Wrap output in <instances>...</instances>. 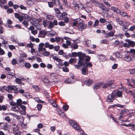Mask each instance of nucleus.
<instances>
[{
  "label": "nucleus",
  "instance_id": "nucleus-1",
  "mask_svg": "<svg viewBox=\"0 0 135 135\" xmlns=\"http://www.w3.org/2000/svg\"><path fill=\"white\" fill-rule=\"evenodd\" d=\"M78 57L79 58L78 62V65H75V67L77 69H79L80 67L82 65L83 63L85 62L84 61L86 57V56L85 54L80 52L79 54Z\"/></svg>",
  "mask_w": 135,
  "mask_h": 135
},
{
  "label": "nucleus",
  "instance_id": "nucleus-2",
  "mask_svg": "<svg viewBox=\"0 0 135 135\" xmlns=\"http://www.w3.org/2000/svg\"><path fill=\"white\" fill-rule=\"evenodd\" d=\"M90 1L95 6L100 8L102 9L106 12L108 11V9L106 7L104 6L103 4L96 0H90Z\"/></svg>",
  "mask_w": 135,
  "mask_h": 135
},
{
  "label": "nucleus",
  "instance_id": "nucleus-3",
  "mask_svg": "<svg viewBox=\"0 0 135 135\" xmlns=\"http://www.w3.org/2000/svg\"><path fill=\"white\" fill-rule=\"evenodd\" d=\"M114 81L111 80L108 81L106 83L104 84L103 86V88L104 89H105L108 87L113 88L115 87V85L114 84Z\"/></svg>",
  "mask_w": 135,
  "mask_h": 135
},
{
  "label": "nucleus",
  "instance_id": "nucleus-4",
  "mask_svg": "<svg viewBox=\"0 0 135 135\" xmlns=\"http://www.w3.org/2000/svg\"><path fill=\"white\" fill-rule=\"evenodd\" d=\"M123 59L127 62H129L132 61V57L131 56V55L129 53H127L125 55V56L123 57Z\"/></svg>",
  "mask_w": 135,
  "mask_h": 135
},
{
  "label": "nucleus",
  "instance_id": "nucleus-5",
  "mask_svg": "<svg viewBox=\"0 0 135 135\" xmlns=\"http://www.w3.org/2000/svg\"><path fill=\"white\" fill-rule=\"evenodd\" d=\"M69 123L75 129L78 130L80 128L78 124V123L75 121L71 120L69 121Z\"/></svg>",
  "mask_w": 135,
  "mask_h": 135
},
{
  "label": "nucleus",
  "instance_id": "nucleus-6",
  "mask_svg": "<svg viewBox=\"0 0 135 135\" xmlns=\"http://www.w3.org/2000/svg\"><path fill=\"white\" fill-rule=\"evenodd\" d=\"M31 23L34 26L37 30H40L41 29V24H40L36 21H32L31 22Z\"/></svg>",
  "mask_w": 135,
  "mask_h": 135
},
{
  "label": "nucleus",
  "instance_id": "nucleus-7",
  "mask_svg": "<svg viewBox=\"0 0 135 135\" xmlns=\"http://www.w3.org/2000/svg\"><path fill=\"white\" fill-rule=\"evenodd\" d=\"M68 14L65 12H63L61 13L59 15H58L57 17L60 20H63L66 16Z\"/></svg>",
  "mask_w": 135,
  "mask_h": 135
},
{
  "label": "nucleus",
  "instance_id": "nucleus-8",
  "mask_svg": "<svg viewBox=\"0 0 135 135\" xmlns=\"http://www.w3.org/2000/svg\"><path fill=\"white\" fill-rule=\"evenodd\" d=\"M78 27L79 30L82 31L86 29L87 27V25L84 23V22L82 23L81 25H78Z\"/></svg>",
  "mask_w": 135,
  "mask_h": 135
},
{
  "label": "nucleus",
  "instance_id": "nucleus-9",
  "mask_svg": "<svg viewBox=\"0 0 135 135\" xmlns=\"http://www.w3.org/2000/svg\"><path fill=\"white\" fill-rule=\"evenodd\" d=\"M116 21L120 26H125L126 22L120 20L119 17L116 18Z\"/></svg>",
  "mask_w": 135,
  "mask_h": 135
},
{
  "label": "nucleus",
  "instance_id": "nucleus-10",
  "mask_svg": "<svg viewBox=\"0 0 135 135\" xmlns=\"http://www.w3.org/2000/svg\"><path fill=\"white\" fill-rule=\"evenodd\" d=\"M114 91L112 92V94H110L107 96V100L108 102H112L115 99V96L113 95Z\"/></svg>",
  "mask_w": 135,
  "mask_h": 135
},
{
  "label": "nucleus",
  "instance_id": "nucleus-11",
  "mask_svg": "<svg viewBox=\"0 0 135 135\" xmlns=\"http://www.w3.org/2000/svg\"><path fill=\"white\" fill-rule=\"evenodd\" d=\"M103 82H100L94 84L93 86V89H99L103 85Z\"/></svg>",
  "mask_w": 135,
  "mask_h": 135
},
{
  "label": "nucleus",
  "instance_id": "nucleus-12",
  "mask_svg": "<svg viewBox=\"0 0 135 135\" xmlns=\"http://www.w3.org/2000/svg\"><path fill=\"white\" fill-rule=\"evenodd\" d=\"M127 83L128 85L132 87H135V80L133 78H132L131 79V81L132 82L133 84L134 85H132L131 84L130 81H129L128 79H127Z\"/></svg>",
  "mask_w": 135,
  "mask_h": 135
},
{
  "label": "nucleus",
  "instance_id": "nucleus-13",
  "mask_svg": "<svg viewBox=\"0 0 135 135\" xmlns=\"http://www.w3.org/2000/svg\"><path fill=\"white\" fill-rule=\"evenodd\" d=\"M126 42L129 43L130 47H133L135 45V42L132 41H131L129 40H125Z\"/></svg>",
  "mask_w": 135,
  "mask_h": 135
},
{
  "label": "nucleus",
  "instance_id": "nucleus-14",
  "mask_svg": "<svg viewBox=\"0 0 135 135\" xmlns=\"http://www.w3.org/2000/svg\"><path fill=\"white\" fill-rule=\"evenodd\" d=\"M13 133L15 135H20V133L18 127L13 129Z\"/></svg>",
  "mask_w": 135,
  "mask_h": 135
},
{
  "label": "nucleus",
  "instance_id": "nucleus-15",
  "mask_svg": "<svg viewBox=\"0 0 135 135\" xmlns=\"http://www.w3.org/2000/svg\"><path fill=\"white\" fill-rule=\"evenodd\" d=\"M123 91V89H120L116 93V96L119 97H121L122 96V93Z\"/></svg>",
  "mask_w": 135,
  "mask_h": 135
},
{
  "label": "nucleus",
  "instance_id": "nucleus-16",
  "mask_svg": "<svg viewBox=\"0 0 135 135\" xmlns=\"http://www.w3.org/2000/svg\"><path fill=\"white\" fill-rule=\"evenodd\" d=\"M84 82L85 84L88 86H89L91 85L93 83V81L91 80L90 79L85 80Z\"/></svg>",
  "mask_w": 135,
  "mask_h": 135
},
{
  "label": "nucleus",
  "instance_id": "nucleus-17",
  "mask_svg": "<svg viewBox=\"0 0 135 135\" xmlns=\"http://www.w3.org/2000/svg\"><path fill=\"white\" fill-rule=\"evenodd\" d=\"M73 5V6L72 7L73 9L76 12H78L79 10V7L78 4L74 3Z\"/></svg>",
  "mask_w": 135,
  "mask_h": 135
},
{
  "label": "nucleus",
  "instance_id": "nucleus-18",
  "mask_svg": "<svg viewBox=\"0 0 135 135\" xmlns=\"http://www.w3.org/2000/svg\"><path fill=\"white\" fill-rule=\"evenodd\" d=\"M81 71L82 74L83 75H86L88 74V70L86 68H83Z\"/></svg>",
  "mask_w": 135,
  "mask_h": 135
},
{
  "label": "nucleus",
  "instance_id": "nucleus-19",
  "mask_svg": "<svg viewBox=\"0 0 135 135\" xmlns=\"http://www.w3.org/2000/svg\"><path fill=\"white\" fill-rule=\"evenodd\" d=\"M7 74V77L9 79L12 78L13 75H15L14 73L11 71H8Z\"/></svg>",
  "mask_w": 135,
  "mask_h": 135
},
{
  "label": "nucleus",
  "instance_id": "nucleus-20",
  "mask_svg": "<svg viewBox=\"0 0 135 135\" xmlns=\"http://www.w3.org/2000/svg\"><path fill=\"white\" fill-rule=\"evenodd\" d=\"M16 89V86H12L8 85V92L11 93L12 92V90H15Z\"/></svg>",
  "mask_w": 135,
  "mask_h": 135
},
{
  "label": "nucleus",
  "instance_id": "nucleus-21",
  "mask_svg": "<svg viewBox=\"0 0 135 135\" xmlns=\"http://www.w3.org/2000/svg\"><path fill=\"white\" fill-rule=\"evenodd\" d=\"M118 14H119L121 16L125 17L127 15V13L123 11H121L120 9L118 12Z\"/></svg>",
  "mask_w": 135,
  "mask_h": 135
},
{
  "label": "nucleus",
  "instance_id": "nucleus-22",
  "mask_svg": "<svg viewBox=\"0 0 135 135\" xmlns=\"http://www.w3.org/2000/svg\"><path fill=\"white\" fill-rule=\"evenodd\" d=\"M50 56H51L53 57V59L54 60L58 62H61V60L60 59L56 56H54L53 55H51Z\"/></svg>",
  "mask_w": 135,
  "mask_h": 135
},
{
  "label": "nucleus",
  "instance_id": "nucleus-23",
  "mask_svg": "<svg viewBox=\"0 0 135 135\" xmlns=\"http://www.w3.org/2000/svg\"><path fill=\"white\" fill-rule=\"evenodd\" d=\"M114 32L113 31H110L109 32L106 33L105 35L107 37H112L114 35Z\"/></svg>",
  "mask_w": 135,
  "mask_h": 135
},
{
  "label": "nucleus",
  "instance_id": "nucleus-24",
  "mask_svg": "<svg viewBox=\"0 0 135 135\" xmlns=\"http://www.w3.org/2000/svg\"><path fill=\"white\" fill-rule=\"evenodd\" d=\"M15 82L18 84H21L22 85H24V83L21 81L20 79L19 78H17L15 80Z\"/></svg>",
  "mask_w": 135,
  "mask_h": 135
},
{
  "label": "nucleus",
  "instance_id": "nucleus-25",
  "mask_svg": "<svg viewBox=\"0 0 135 135\" xmlns=\"http://www.w3.org/2000/svg\"><path fill=\"white\" fill-rule=\"evenodd\" d=\"M84 66L87 68L88 66H89V67H91L92 66V64L90 62L86 63L85 62L83 63V64L82 65Z\"/></svg>",
  "mask_w": 135,
  "mask_h": 135
},
{
  "label": "nucleus",
  "instance_id": "nucleus-26",
  "mask_svg": "<svg viewBox=\"0 0 135 135\" xmlns=\"http://www.w3.org/2000/svg\"><path fill=\"white\" fill-rule=\"evenodd\" d=\"M111 9L114 12H116L117 13H118V12H119V11L120 10L117 8L115 7L114 6L111 7Z\"/></svg>",
  "mask_w": 135,
  "mask_h": 135
},
{
  "label": "nucleus",
  "instance_id": "nucleus-27",
  "mask_svg": "<svg viewBox=\"0 0 135 135\" xmlns=\"http://www.w3.org/2000/svg\"><path fill=\"white\" fill-rule=\"evenodd\" d=\"M57 75L55 73H52L50 75V78L51 79L53 80V81L54 82L55 81L54 79V78H55V77Z\"/></svg>",
  "mask_w": 135,
  "mask_h": 135
},
{
  "label": "nucleus",
  "instance_id": "nucleus-28",
  "mask_svg": "<svg viewBox=\"0 0 135 135\" xmlns=\"http://www.w3.org/2000/svg\"><path fill=\"white\" fill-rule=\"evenodd\" d=\"M130 98L128 97H126L124 99V101L126 104H128L130 101Z\"/></svg>",
  "mask_w": 135,
  "mask_h": 135
},
{
  "label": "nucleus",
  "instance_id": "nucleus-29",
  "mask_svg": "<svg viewBox=\"0 0 135 135\" xmlns=\"http://www.w3.org/2000/svg\"><path fill=\"white\" fill-rule=\"evenodd\" d=\"M76 23L78 25H81L82 23H83L84 22L80 18H78L76 20Z\"/></svg>",
  "mask_w": 135,
  "mask_h": 135
},
{
  "label": "nucleus",
  "instance_id": "nucleus-30",
  "mask_svg": "<svg viewBox=\"0 0 135 135\" xmlns=\"http://www.w3.org/2000/svg\"><path fill=\"white\" fill-rule=\"evenodd\" d=\"M2 124L1 126V127L2 128L4 129H7L8 128L7 127V124L6 123H1Z\"/></svg>",
  "mask_w": 135,
  "mask_h": 135
},
{
  "label": "nucleus",
  "instance_id": "nucleus-31",
  "mask_svg": "<svg viewBox=\"0 0 135 135\" xmlns=\"http://www.w3.org/2000/svg\"><path fill=\"white\" fill-rule=\"evenodd\" d=\"M99 58L100 60L102 61H105L106 59V57L104 56L103 55H99Z\"/></svg>",
  "mask_w": 135,
  "mask_h": 135
},
{
  "label": "nucleus",
  "instance_id": "nucleus-32",
  "mask_svg": "<svg viewBox=\"0 0 135 135\" xmlns=\"http://www.w3.org/2000/svg\"><path fill=\"white\" fill-rule=\"evenodd\" d=\"M129 71L131 75L135 76V68L130 69Z\"/></svg>",
  "mask_w": 135,
  "mask_h": 135
},
{
  "label": "nucleus",
  "instance_id": "nucleus-33",
  "mask_svg": "<svg viewBox=\"0 0 135 135\" xmlns=\"http://www.w3.org/2000/svg\"><path fill=\"white\" fill-rule=\"evenodd\" d=\"M54 25L53 23V22L52 21H50V22L49 25L48 27V28L49 29H51L52 28L54 27Z\"/></svg>",
  "mask_w": 135,
  "mask_h": 135
},
{
  "label": "nucleus",
  "instance_id": "nucleus-34",
  "mask_svg": "<svg viewBox=\"0 0 135 135\" xmlns=\"http://www.w3.org/2000/svg\"><path fill=\"white\" fill-rule=\"evenodd\" d=\"M27 4L29 6H32L34 3L33 2L30 0H27Z\"/></svg>",
  "mask_w": 135,
  "mask_h": 135
},
{
  "label": "nucleus",
  "instance_id": "nucleus-35",
  "mask_svg": "<svg viewBox=\"0 0 135 135\" xmlns=\"http://www.w3.org/2000/svg\"><path fill=\"white\" fill-rule=\"evenodd\" d=\"M46 18L50 20H52L54 18V17L51 15H48L46 16Z\"/></svg>",
  "mask_w": 135,
  "mask_h": 135
},
{
  "label": "nucleus",
  "instance_id": "nucleus-36",
  "mask_svg": "<svg viewBox=\"0 0 135 135\" xmlns=\"http://www.w3.org/2000/svg\"><path fill=\"white\" fill-rule=\"evenodd\" d=\"M22 23L25 27H27L28 25V22L26 20H23L22 21Z\"/></svg>",
  "mask_w": 135,
  "mask_h": 135
},
{
  "label": "nucleus",
  "instance_id": "nucleus-37",
  "mask_svg": "<svg viewBox=\"0 0 135 135\" xmlns=\"http://www.w3.org/2000/svg\"><path fill=\"white\" fill-rule=\"evenodd\" d=\"M78 45L75 43H74L71 45V47L74 49H77L78 48Z\"/></svg>",
  "mask_w": 135,
  "mask_h": 135
},
{
  "label": "nucleus",
  "instance_id": "nucleus-38",
  "mask_svg": "<svg viewBox=\"0 0 135 135\" xmlns=\"http://www.w3.org/2000/svg\"><path fill=\"white\" fill-rule=\"evenodd\" d=\"M80 52H73L71 54V56L75 57L76 56H78V57L79 54L80 53Z\"/></svg>",
  "mask_w": 135,
  "mask_h": 135
},
{
  "label": "nucleus",
  "instance_id": "nucleus-39",
  "mask_svg": "<svg viewBox=\"0 0 135 135\" xmlns=\"http://www.w3.org/2000/svg\"><path fill=\"white\" fill-rule=\"evenodd\" d=\"M12 110L16 112L18 111L19 110V108L16 105L12 108Z\"/></svg>",
  "mask_w": 135,
  "mask_h": 135
},
{
  "label": "nucleus",
  "instance_id": "nucleus-40",
  "mask_svg": "<svg viewBox=\"0 0 135 135\" xmlns=\"http://www.w3.org/2000/svg\"><path fill=\"white\" fill-rule=\"evenodd\" d=\"M7 108L5 105H3L1 106L0 105V110H6Z\"/></svg>",
  "mask_w": 135,
  "mask_h": 135
},
{
  "label": "nucleus",
  "instance_id": "nucleus-41",
  "mask_svg": "<svg viewBox=\"0 0 135 135\" xmlns=\"http://www.w3.org/2000/svg\"><path fill=\"white\" fill-rule=\"evenodd\" d=\"M17 104L18 106H21L22 105V100L21 99H19L17 100Z\"/></svg>",
  "mask_w": 135,
  "mask_h": 135
},
{
  "label": "nucleus",
  "instance_id": "nucleus-42",
  "mask_svg": "<svg viewBox=\"0 0 135 135\" xmlns=\"http://www.w3.org/2000/svg\"><path fill=\"white\" fill-rule=\"evenodd\" d=\"M78 4V5H79L78 6L79 7V8H80V9H84L85 10L86 7H84V5L83 4L81 3Z\"/></svg>",
  "mask_w": 135,
  "mask_h": 135
},
{
  "label": "nucleus",
  "instance_id": "nucleus-43",
  "mask_svg": "<svg viewBox=\"0 0 135 135\" xmlns=\"http://www.w3.org/2000/svg\"><path fill=\"white\" fill-rule=\"evenodd\" d=\"M42 24L45 27L47 26L48 25L47 21V20H44L42 22Z\"/></svg>",
  "mask_w": 135,
  "mask_h": 135
},
{
  "label": "nucleus",
  "instance_id": "nucleus-44",
  "mask_svg": "<svg viewBox=\"0 0 135 135\" xmlns=\"http://www.w3.org/2000/svg\"><path fill=\"white\" fill-rule=\"evenodd\" d=\"M54 11L56 13L58 14V15H59L61 14L59 8H55Z\"/></svg>",
  "mask_w": 135,
  "mask_h": 135
},
{
  "label": "nucleus",
  "instance_id": "nucleus-45",
  "mask_svg": "<svg viewBox=\"0 0 135 135\" xmlns=\"http://www.w3.org/2000/svg\"><path fill=\"white\" fill-rule=\"evenodd\" d=\"M69 106L67 105H64L63 106L62 108L64 111H66L69 108Z\"/></svg>",
  "mask_w": 135,
  "mask_h": 135
},
{
  "label": "nucleus",
  "instance_id": "nucleus-46",
  "mask_svg": "<svg viewBox=\"0 0 135 135\" xmlns=\"http://www.w3.org/2000/svg\"><path fill=\"white\" fill-rule=\"evenodd\" d=\"M76 60L77 59L75 58H71L69 60V63L70 64H72L75 61L76 62Z\"/></svg>",
  "mask_w": 135,
  "mask_h": 135
},
{
  "label": "nucleus",
  "instance_id": "nucleus-47",
  "mask_svg": "<svg viewBox=\"0 0 135 135\" xmlns=\"http://www.w3.org/2000/svg\"><path fill=\"white\" fill-rule=\"evenodd\" d=\"M63 20H64V22L66 23H68L70 21L69 18L67 16L63 19Z\"/></svg>",
  "mask_w": 135,
  "mask_h": 135
},
{
  "label": "nucleus",
  "instance_id": "nucleus-48",
  "mask_svg": "<svg viewBox=\"0 0 135 135\" xmlns=\"http://www.w3.org/2000/svg\"><path fill=\"white\" fill-rule=\"evenodd\" d=\"M118 58H120L122 57V55H120V54L118 52H116L114 55Z\"/></svg>",
  "mask_w": 135,
  "mask_h": 135
},
{
  "label": "nucleus",
  "instance_id": "nucleus-49",
  "mask_svg": "<svg viewBox=\"0 0 135 135\" xmlns=\"http://www.w3.org/2000/svg\"><path fill=\"white\" fill-rule=\"evenodd\" d=\"M107 28L108 30H111L112 29V26L110 24H109L107 25Z\"/></svg>",
  "mask_w": 135,
  "mask_h": 135
},
{
  "label": "nucleus",
  "instance_id": "nucleus-50",
  "mask_svg": "<svg viewBox=\"0 0 135 135\" xmlns=\"http://www.w3.org/2000/svg\"><path fill=\"white\" fill-rule=\"evenodd\" d=\"M25 65L26 68L28 69L30 68L31 66V64L30 63L28 62L26 63L25 64Z\"/></svg>",
  "mask_w": 135,
  "mask_h": 135
},
{
  "label": "nucleus",
  "instance_id": "nucleus-51",
  "mask_svg": "<svg viewBox=\"0 0 135 135\" xmlns=\"http://www.w3.org/2000/svg\"><path fill=\"white\" fill-rule=\"evenodd\" d=\"M11 63L13 65H15L17 64L16 60L15 59H13Z\"/></svg>",
  "mask_w": 135,
  "mask_h": 135
},
{
  "label": "nucleus",
  "instance_id": "nucleus-52",
  "mask_svg": "<svg viewBox=\"0 0 135 135\" xmlns=\"http://www.w3.org/2000/svg\"><path fill=\"white\" fill-rule=\"evenodd\" d=\"M99 21L98 20H96L94 24L93 25V26L94 27H96L99 24Z\"/></svg>",
  "mask_w": 135,
  "mask_h": 135
},
{
  "label": "nucleus",
  "instance_id": "nucleus-53",
  "mask_svg": "<svg viewBox=\"0 0 135 135\" xmlns=\"http://www.w3.org/2000/svg\"><path fill=\"white\" fill-rule=\"evenodd\" d=\"M58 25L61 26H64L65 24L64 22L61 21L58 23Z\"/></svg>",
  "mask_w": 135,
  "mask_h": 135
},
{
  "label": "nucleus",
  "instance_id": "nucleus-54",
  "mask_svg": "<svg viewBox=\"0 0 135 135\" xmlns=\"http://www.w3.org/2000/svg\"><path fill=\"white\" fill-rule=\"evenodd\" d=\"M135 29V25H134L131 27L129 29V30L131 31H133Z\"/></svg>",
  "mask_w": 135,
  "mask_h": 135
},
{
  "label": "nucleus",
  "instance_id": "nucleus-55",
  "mask_svg": "<svg viewBox=\"0 0 135 135\" xmlns=\"http://www.w3.org/2000/svg\"><path fill=\"white\" fill-rule=\"evenodd\" d=\"M33 58L34 59H35V58L36 59V61L37 62H42V60L41 59L40 57H36L35 58H34V56H33Z\"/></svg>",
  "mask_w": 135,
  "mask_h": 135
},
{
  "label": "nucleus",
  "instance_id": "nucleus-56",
  "mask_svg": "<svg viewBox=\"0 0 135 135\" xmlns=\"http://www.w3.org/2000/svg\"><path fill=\"white\" fill-rule=\"evenodd\" d=\"M86 45H87L88 46H90L91 45V41L88 40L86 41Z\"/></svg>",
  "mask_w": 135,
  "mask_h": 135
},
{
  "label": "nucleus",
  "instance_id": "nucleus-57",
  "mask_svg": "<svg viewBox=\"0 0 135 135\" xmlns=\"http://www.w3.org/2000/svg\"><path fill=\"white\" fill-rule=\"evenodd\" d=\"M52 2L56 5H58L59 4V0H52Z\"/></svg>",
  "mask_w": 135,
  "mask_h": 135
},
{
  "label": "nucleus",
  "instance_id": "nucleus-58",
  "mask_svg": "<svg viewBox=\"0 0 135 135\" xmlns=\"http://www.w3.org/2000/svg\"><path fill=\"white\" fill-rule=\"evenodd\" d=\"M38 51L39 52L41 51H45L46 50V49L45 48H43L42 47H38Z\"/></svg>",
  "mask_w": 135,
  "mask_h": 135
},
{
  "label": "nucleus",
  "instance_id": "nucleus-59",
  "mask_svg": "<svg viewBox=\"0 0 135 135\" xmlns=\"http://www.w3.org/2000/svg\"><path fill=\"white\" fill-rule=\"evenodd\" d=\"M50 54L49 52L48 51H44L43 55L46 56H48Z\"/></svg>",
  "mask_w": 135,
  "mask_h": 135
},
{
  "label": "nucleus",
  "instance_id": "nucleus-60",
  "mask_svg": "<svg viewBox=\"0 0 135 135\" xmlns=\"http://www.w3.org/2000/svg\"><path fill=\"white\" fill-rule=\"evenodd\" d=\"M49 6L50 8H52L54 6V4L53 2H48Z\"/></svg>",
  "mask_w": 135,
  "mask_h": 135
},
{
  "label": "nucleus",
  "instance_id": "nucleus-61",
  "mask_svg": "<svg viewBox=\"0 0 135 135\" xmlns=\"http://www.w3.org/2000/svg\"><path fill=\"white\" fill-rule=\"evenodd\" d=\"M62 70L64 71L65 72H68L69 71L68 69L65 66L62 68Z\"/></svg>",
  "mask_w": 135,
  "mask_h": 135
},
{
  "label": "nucleus",
  "instance_id": "nucleus-62",
  "mask_svg": "<svg viewBox=\"0 0 135 135\" xmlns=\"http://www.w3.org/2000/svg\"><path fill=\"white\" fill-rule=\"evenodd\" d=\"M90 57L89 56H86V57L85 58V61L86 62H87L89 61L90 60Z\"/></svg>",
  "mask_w": 135,
  "mask_h": 135
},
{
  "label": "nucleus",
  "instance_id": "nucleus-63",
  "mask_svg": "<svg viewBox=\"0 0 135 135\" xmlns=\"http://www.w3.org/2000/svg\"><path fill=\"white\" fill-rule=\"evenodd\" d=\"M123 46L125 47H129V43H124L123 44Z\"/></svg>",
  "mask_w": 135,
  "mask_h": 135
},
{
  "label": "nucleus",
  "instance_id": "nucleus-64",
  "mask_svg": "<svg viewBox=\"0 0 135 135\" xmlns=\"http://www.w3.org/2000/svg\"><path fill=\"white\" fill-rule=\"evenodd\" d=\"M99 21L100 22L102 23H104L106 22L105 19L103 18L100 19Z\"/></svg>",
  "mask_w": 135,
  "mask_h": 135
}]
</instances>
